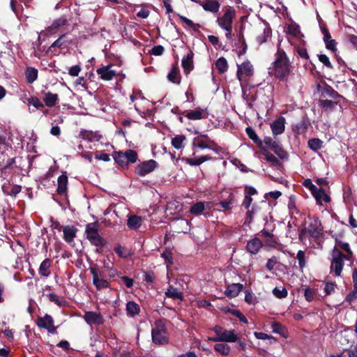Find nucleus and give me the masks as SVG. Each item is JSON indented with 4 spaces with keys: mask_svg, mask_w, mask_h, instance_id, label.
<instances>
[{
    "mask_svg": "<svg viewBox=\"0 0 357 357\" xmlns=\"http://www.w3.org/2000/svg\"><path fill=\"white\" fill-rule=\"evenodd\" d=\"M274 61L269 67V74L275 79L282 82H288L294 76L295 66L290 61L286 52L278 45Z\"/></svg>",
    "mask_w": 357,
    "mask_h": 357,
    "instance_id": "obj_1",
    "label": "nucleus"
},
{
    "mask_svg": "<svg viewBox=\"0 0 357 357\" xmlns=\"http://www.w3.org/2000/svg\"><path fill=\"white\" fill-rule=\"evenodd\" d=\"M85 236L90 243L96 247H103L106 241L99 234L98 224L97 222L89 223L86 225Z\"/></svg>",
    "mask_w": 357,
    "mask_h": 357,
    "instance_id": "obj_2",
    "label": "nucleus"
},
{
    "mask_svg": "<svg viewBox=\"0 0 357 357\" xmlns=\"http://www.w3.org/2000/svg\"><path fill=\"white\" fill-rule=\"evenodd\" d=\"M332 257L331 272H334L335 276H340L344 266V259L351 261L352 258L344 256V253L337 248H333Z\"/></svg>",
    "mask_w": 357,
    "mask_h": 357,
    "instance_id": "obj_3",
    "label": "nucleus"
},
{
    "mask_svg": "<svg viewBox=\"0 0 357 357\" xmlns=\"http://www.w3.org/2000/svg\"><path fill=\"white\" fill-rule=\"evenodd\" d=\"M235 204V198L233 194H230L229 196V199L227 200H222L219 203H213V202H202V215L207 218L208 212H206V209H211L213 208V211H220L221 209L219 208V206H221L223 208V211L231 210Z\"/></svg>",
    "mask_w": 357,
    "mask_h": 357,
    "instance_id": "obj_4",
    "label": "nucleus"
},
{
    "mask_svg": "<svg viewBox=\"0 0 357 357\" xmlns=\"http://www.w3.org/2000/svg\"><path fill=\"white\" fill-rule=\"evenodd\" d=\"M304 227L310 237L316 243L324 236V228L321 220L317 217L310 218L307 226Z\"/></svg>",
    "mask_w": 357,
    "mask_h": 357,
    "instance_id": "obj_5",
    "label": "nucleus"
},
{
    "mask_svg": "<svg viewBox=\"0 0 357 357\" xmlns=\"http://www.w3.org/2000/svg\"><path fill=\"white\" fill-rule=\"evenodd\" d=\"M153 342L158 344H163L167 342L168 337L165 326L162 321L158 320L155 322L151 331Z\"/></svg>",
    "mask_w": 357,
    "mask_h": 357,
    "instance_id": "obj_6",
    "label": "nucleus"
},
{
    "mask_svg": "<svg viewBox=\"0 0 357 357\" xmlns=\"http://www.w3.org/2000/svg\"><path fill=\"white\" fill-rule=\"evenodd\" d=\"M263 142L266 149L273 151L282 160L288 159V153L279 141L274 140L271 137H265Z\"/></svg>",
    "mask_w": 357,
    "mask_h": 357,
    "instance_id": "obj_7",
    "label": "nucleus"
},
{
    "mask_svg": "<svg viewBox=\"0 0 357 357\" xmlns=\"http://www.w3.org/2000/svg\"><path fill=\"white\" fill-rule=\"evenodd\" d=\"M214 331L218 336L215 340L223 342H235L238 340V335L235 330H227L221 326H215Z\"/></svg>",
    "mask_w": 357,
    "mask_h": 357,
    "instance_id": "obj_8",
    "label": "nucleus"
},
{
    "mask_svg": "<svg viewBox=\"0 0 357 357\" xmlns=\"http://www.w3.org/2000/svg\"><path fill=\"white\" fill-rule=\"evenodd\" d=\"M236 17V10L234 7L228 6L222 17L218 18V25L222 29L232 26L233 20Z\"/></svg>",
    "mask_w": 357,
    "mask_h": 357,
    "instance_id": "obj_9",
    "label": "nucleus"
},
{
    "mask_svg": "<svg viewBox=\"0 0 357 357\" xmlns=\"http://www.w3.org/2000/svg\"><path fill=\"white\" fill-rule=\"evenodd\" d=\"M36 325L40 328L46 329L50 333H56V327L54 325V319L50 314H46L43 317H38Z\"/></svg>",
    "mask_w": 357,
    "mask_h": 357,
    "instance_id": "obj_10",
    "label": "nucleus"
},
{
    "mask_svg": "<svg viewBox=\"0 0 357 357\" xmlns=\"http://www.w3.org/2000/svg\"><path fill=\"white\" fill-rule=\"evenodd\" d=\"M89 271L93 277V284L98 290L106 289L109 287V282L102 278L101 273L96 267H91Z\"/></svg>",
    "mask_w": 357,
    "mask_h": 357,
    "instance_id": "obj_11",
    "label": "nucleus"
},
{
    "mask_svg": "<svg viewBox=\"0 0 357 357\" xmlns=\"http://www.w3.org/2000/svg\"><path fill=\"white\" fill-rule=\"evenodd\" d=\"M157 162L154 160H149L139 164L135 168L137 174L141 176L152 172L157 167Z\"/></svg>",
    "mask_w": 357,
    "mask_h": 357,
    "instance_id": "obj_12",
    "label": "nucleus"
},
{
    "mask_svg": "<svg viewBox=\"0 0 357 357\" xmlns=\"http://www.w3.org/2000/svg\"><path fill=\"white\" fill-rule=\"evenodd\" d=\"M83 317L85 321L90 326L102 325L104 323L103 317L99 312L87 311L85 312Z\"/></svg>",
    "mask_w": 357,
    "mask_h": 357,
    "instance_id": "obj_13",
    "label": "nucleus"
},
{
    "mask_svg": "<svg viewBox=\"0 0 357 357\" xmlns=\"http://www.w3.org/2000/svg\"><path fill=\"white\" fill-rule=\"evenodd\" d=\"M310 126V122L306 115H304L295 124L292 125V130L297 135H303Z\"/></svg>",
    "mask_w": 357,
    "mask_h": 357,
    "instance_id": "obj_14",
    "label": "nucleus"
},
{
    "mask_svg": "<svg viewBox=\"0 0 357 357\" xmlns=\"http://www.w3.org/2000/svg\"><path fill=\"white\" fill-rule=\"evenodd\" d=\"M321 97L323 98H331L334 100L344 99V97L339 94L337 91L333 89V88L326 84L321 89Z\"/></svg>",
    "mask_w": 357,
    "mask_h": 357,
    "instance_id": "obj_15",
    "label": "nucleus"
},
{
    "mask_svg": "<svg viewBox=\"0 0 357 357\" xmlns=\"http://www.w3.org/2000/svg\"><path fill=\"white\" fill-rule=\"evenodd\" d=\"M100 78L105 81L112 80L116 75V71L112 69L111 65L102 66L96 70Z\"/></svg>",
    "mask_w": 357,
    "mask_h": 357,
    "instance_id": "obj_16",
    "label": "nucleus"
},
{
    "mask_svg": "<svg viewBox=\"0 0 357 357\" xmlns=\"http://www.w3.org/2000/svg\"><path fill=\"white\" fill-rule=\"evenodd\" d=\"M252 74V65L249 61H245L241 65H238L236 76L238 80H241L243 75H245V77H250Z\"/></svg>",
    "mask_w": 357,
    "mask_h": 357,
    "instance_id": "obj_17",
    "label": "nucleus"
},
{
    "mask_svg": "<svg viewBox=\"0 0 357 357\" xmlns=\"http://www.w3.org/2000/svg\"><path fill=\"white\" fill-rule=\"evenodd\" d=\"M263 245V242L259 238L255 237L248 241L246 250L251 255H257Z\"/></svg>",
    "mask_w": 357,
    "mask_h": 357,
    "instance_id": "obj_18",
    "label": "nucleus"
},
{
    "mask_svg": "<svg viewBox=\"0 0 357 357\" xmlns=\"http://www.w3.org/2000/svg\"><path fill=\"white\" fill-rule=\"evenodd\" d=\"M285 119L283 116L278 118L271 125V128L274 136L284 132L285 129Z\"/></svg>",
    "mask_w": 357,
    "mask_h": 357,
    "instance_id": "obj_19",
    "label": "nucleus"
},
{
    "mask_svg": "<svg viewBox=\"0 0 357 357\" xmlns=\"http://www.w3.org/2000/svg\"><path fill=\"white\" fill-rule=\"evenodd\" d=\"M167 79L174 84H179L181 80L180 70L177 64L173 65L167 75Z\"/></svg>",
    "mask_w": 357,
    "mask_h": 357,
    "instance_id": "obj_20",
    "label": "nucleus"
},
{
    "mask_svg": "<svg viewBox=\"0 0 357 357\" xmlns=\"http://www.w3.org/2000/svg\"><path fill=\"white\" fill-rule=\"evenodd\" d=\"M193 56L194 54L192 52H189L188 54L182 59L181 66L185 75L189 74V73L193 69Z\"/></svg>",
    "mask_w": 357,
    "mask_h": 357,
    "instance_id": "obj_21",
    "label": "nucleus"
},
{
    "mask_svg": "<svg viewBox=\"0 0 357 357\" xmlns=\"http://www.w3.org/2000/svg\"><path fill=\"white\" fill-rule=\"evenodd\" d=\"M303 185L310 190L316 201L319 200V194H324V189L322 188H318L315 185L312 183L311 179L310 178L305 179L303 181Z\"/></svg>",
    "mask_w": 357,
    "mask_h": 357,
    "instance_id": "obj_22",
    "label": "nucleus"
},
{
    "mask_svg": "<svg viewBox=\"0 0 357 357\" xmlns=\"http://www.w3.org/2000/svg\"><path fill=\"white\" fill-rule=\"evenodd\" d=\"M243 288V285L240 283H233L229 284L225 291V294L229 298L237 296Z\"/></svg>",
    "mask_w": 357,
    "mask_h": 357,
    "instance_id": "obj_23",
    "label": "nucleus"
},
{
    "mask_svg": "<svg viewBox=\"0 0 357 357\" xmlns=\"http://www.w3.org/2000/svg\"><path fill=\"white\" fill-rule=\"evenodd\" d=\"M63 233V239L67 243H71L74 241L76 236L77 228L75 226L67 225L62 229Z\"/></svg>",
    "mask_w": 357,
    "mask_h": 357,
    "instance_id": "obj_24",
    "label": "nucleus"
},
{
    "mask_svg": "<svg viewBox=\"0 0 357 357\" xmlns=\"http://www.w3.org/2000/svg\"><path fill=\"white\" fill-rule=\"evenodd\" d=\"M202 8L206 11L216 13L219 11L220 3L216 0H205L202 2Z\"/></svg>",
    "mask_w": 357,
    "mask_h": 357,
    "instance_id": "obj_25",
    "label": "nucleus"
},
{
    "mask_svg": "<svg viewBox=\"0 0 357 357\" xmlns=\"http://www.w3.org/2000/svg\"><path fill=\"white\" fill-rule=\"evenodd\" d=\"M245 132L248 137L252 140L253 142H255L261 150L264 149L263 140L260 139L252 128L250 126L247 127L245 129Z\"/></svg>",
    "mask_w": 357,
    "mask_h": 357,
    "instance_id": "obj_26",
    "label": "nucleus"
},
{
    "mask_svg": "<svg viewBox=\"0 0 357 357\" xmlns=\"http://www.w3.org/2000/svg\"><path fill=\"white\" fill-rule=\"evenodd\" d=\"M261 236L264 238L265 243L267 246L274 248L278 244L276 237L271 232L266 229L260 231Z\"/></svg>",
    "mask_w": 357,
    "mask_h": 357,
    "instance_id": "obj_27",
    "label": "nucleus"
},
{
    "mask_svg": "<svg viewBox=\"0 0 357 357\" xmlns=\"http://www.w3.org/2000/svg\"><path fill=\"white\" fill-rule=\"evenodd\" d=\"M59 100V96L56 93H52L50 91L44 93L43 101L48 107H54Z\"/></svg>",
    "mask_w": 357,
    "mask_h": 357,
    "instance_id": "obj_28",
    "label": "nucleus"
},
{
    "mask_svg": "<svg viewBox=\"0 0 357 357\" xmlns=\"http://www.w3.org/2000/svg\"><path fill=\"white\" fill-rule=\"evenodd\" d=\"M52 261L50 259H44L40 264L38 272L41 276L49 277L51 274L50 267Z\"/></svg>",
    "mask_w": 357,
    "mask_h": 357,
    "instance_id": "obj_29",
    "label": "nucleus"
},
{
    "mask_svg": "<svg viewBox=\"0 0 357 357\" xmlns=\"http://www.w3.org/2000/svg\"><path fill=\"white\" fill-rule=\"evenodd\" d=\"M335 245L334 248H340L343 250L345 252L344 256L353 258V252L350 248L349 244L348 243L342 242V241L339 240L337 238H335Z\"/></svg>",
    "mask_w": 357,
    "mask_h": 357,
    "instance_id": "obj_30",
    "label": "nucleus"
},
{
    "mask_svg": "<svg viewBox=\"0 0 357 357\" xmlns=\"http://www.w3.org/2000/svg\"><path fill=\"white\" fill-rule=\"evenodd\" d=\"M57 192L59 194L65 193L68 188V176L66 174H61L57 179Z\"/></svg>",
    "mask_w": 357,
    "mask_h": 357,
    "instance_id": "obj_31",
    "label": "nucleus"
},
{
    "mask_svg": "<svg viewBox=\"0 0 357 357\" xmlns=\"http://www.w3.org/2000/svg\"><path fill=\"white\" fill-rule=\"evenodd\" d=\"M165 294L167 297L173 299L183 300V298L182 292L172 285L169 286Z\"/></svg>",
    "mask_w": 357,
    "mask_h": 357,
    "instance_id": "obj_32",
    "label": "nucleus"
},
{
    "mask_svg": "<svg viewBox=\"0 0 357 357\" xmlns=\"http://www.w3.org/2000/svg\"><path fill=\"white\" fill-rule=\"evenodd\" d=\"M142 225V218L137 215H131L127 220V225L131 229H137Z\"/></svg>",
    "mask_w": 357,
    "mask_h": 357,
    "instance_id": "obj_33",
    "label": "nucleus"
},
{
    "mask_svg": "<svg viewBox=\"0 0 357 357\" xmlns=\"http://www.w3.org/2000/svg\"><path fill=\"white\" fill-rule=\"evenodd\" d=\"M340 100H328V99H320L319 100V105L326 110H333L335 105L340 102Z\"/></svg>",
    "mask_w": 357,
    "mask_h": 357,
    "instance_id": "obj_34",
    "label": "nucleus"
},
{
    "mask_svg": "<svg viewBox=\"0 0 357 357\" xmlns=\"http://www.w3.org/2000/svg\"><path fill=\"white\" fill-rule=\"evenodd\" d=\"M126 312L128 315L134 317L139 313L140 307L135 302L129 301L126 304Z\"/></svg>",
    "mask_w": 357,
    "mask_h": 357,
    "instance_id": "obj_35",
    "label": "nucleus"
},
{
    "mask_svg": "<svg viewBox=\"0 0 357 357\" xmlns=\"http://www.w3.org/2000/svg\"><path fill=\"white\" fill-rule=\"evenodd\" d=\"M25 76L26 82L32 84L38 78V70L33 67H28L25 70Z\"/></svg>",
    "mask_w": 357,
    "mask_h": 357,
    "instance_id": "obj_36",
    "label": "nucleus"
},
{
    "mask_svg": "<svg viewBox=\"0 0 357 357\" xmlns=\"http://www.w3.org/2000/svg\"><path fill=\"white\" fill-rule=\"evenodd\" d=\"M262 155L265 156V159L268 162H271L273 164V165L276 167H282V162L272 153H269L267 149L264 148V149L261 150Z\"/></svg>",
    "mask_w": 357,
    "mask_h": 357,
    "instance_id": "obj_37",
    "label": "nucleus"
},
{
    "mask_svg": "<svg viewBox=\"0 0 357 357\" xmlns=\"http://www.w3.org/2000/svg\"><path fill=\"white\" fill-rule=\"evenodd\" d=\"M324 142L319 138H312L308 140V147L313 151H318L323 148Z\"/></svg>",
    "mask_w": 357,
    "mask_h": 357,
    "instance_id": "obj_38",
    "label": "nucleus"
},
{
    "mask_svg": "<svg viewBox=\"0 0 357 357\" xmlns=\"http://www.w3.org/2000/svg\"><path fill=\"white\" fill-rule=\"evenodd\" d=\"M214 349L222 355L227 356L231 352V347L227 343H218L214 345Z\"/></svg>",
    "mask_w": 357,
    "mask_h": 357,
    "instance_id": "obj_39",
    "label": "nucleus"
},
{
    "mask_svg": "<svg viewBox=\"0 0 357 357\" xmlns=\"http://www.w3.org/2000/svg\"><path fill=\"white\" fill-rule=\"evenodd\" d=\"M217 147V144L213 141L210 140L207 135H202V149L208 148L211 149L215 154H216Z\"/></svg>",
    "mask_w": 357,
    "mask_h": 357,
    "instance_id": "obj_40",
    "label": "nucleus"
},
{
    "mask_svg": "<svg viewBox=\"0 0 357 357\" xmlns=\"http://www.w3.org/2000/svg\"><path fill=\"white\" fill-rule=\"evenodd\" d=\"M272 30L270 26L266 27L263 33L259 35L257 38V42L261 45L267 42L268 39L271 37Z\"/></svg>",
    "mask_w": 357,
    "mask_h": 357,
    "instance_id": "obj_41",
    "label": "nucleus"
},
{
    "mask_svg": "<svg viewBox=\"0 0 357 357\" xmlns=\"http://www.w3.org/2000/svg\"><path fill=\"white\" fill-rule=\"evenodd\" d=\"M215 67L220 74L225 73L228 69L227 59L222 56L219 58L215 63Z\"/></svg>",
    "mask_w": 357,
    "mask_h": 357,
    "instance_id": "obj_42",
    "label": "nucleus"
},
{
    "mask_svg": "<svg viewBox=\"0 0 357 357\" xmlns=\"http://www.w3.org/2000/svg\"><path fill=\"white\" fill-rule=\"evenodd\" d=\"M113 158L122 167H128L125 152H115Z\"/></svg>",
    "mask_w": 357,
    "mask_h": 357,
    "instance_id": "obj_43",
    "label": "nucleus"
},
{
    "mask_svg": "<svg viewBox=\"0 0 357 357\" xmlns=\"http://www.w3.org/2000/svg\"><path fill=\"white\" fill-rule=\"evenodd\" d=\"M226 312L231 314L235 317H236L241 322H243L244 324H248V319L245 317V315L238 310L232 309L228 307L226 310Z\"/></svg>",
    "mask_w": 357,
    "mask_h": 357,
    "instance_id": "obj_44",
    "label": "nucleus"
},
{
    "mask_svg": "<svg viewBox=\"0 0 357 357\" xmlns=\"http://www.w3.org/2000/svg\"><path fill=\"white\" fill-rule=\"evenodd\" d=\"M83 138L89 141H98L101 138V135L98 132L84 131L82 133Z\"/></svg>",
    "mask_w": 357,
    "mask_h": 357,
    "instance_id": "obj_45",
    "label": "nucleus"
},
{
    "mask_svg": "<svg viewBox=\"0 0 357 357\" xmlns=\"http://www.w3.org/2000/svg\"><path fill=\"white\" fill-rule=\"evenodd\" d=\"M296 259L298 261L299 268L303 271L307 265L305 252L303 250H298L296 255Z\"/></svg>",
    "mask_w": 357,
    "mask_h": 357,
    "instance_id": "obj_46",
    "label": "nucleus"
},
{
    "mask_svg": "<svg viewBox=\"0 0 357 357\" xmlns=\"http://www.w3.org/2000/svg\"><path fill=\"white\" fill-rule=\"evenodd\" d=\"M238 44L240 50L237 52V54L240 56L244 54L247 51V44L243 33H240L238 36Z\"/></svg>",
    "mask_w": 357,
    "mask_h": 357,
    "instance_id": "obj_47",
    "label": "nucleus"
},
{
    "mask_svg": "<svg viewBox=\"0 0 357 357\" xmlns=\"http://www.w3.org/2000/svg\"><path fill=\"white\" fill-rule=\"evenodd\" d=\"M125 154L127 165H128L129 163H135L137 160L138 156L136 151L134 150L128 149L125 151Z\"/></svg>",
    "mask_w": 357,
    "mask_h": 357,
    "instance_id": "obj_48",
    "label": "nucleus"
},
{
    "mask_svg": "<svg viewBox=\"0 0 357 357\" xmlns=\"http://www.w3.org/2000/svg\"><path fill=\"white\" fill-rule=\"evenodd\" d=\"M271 327L273 333H278L283 337L285 336L287 329L280 323L275 321L272 324Z\"/></svg>",
    "mask_w": 357,
    "mask_h": 357,
    "instance_id": "obj_49",
    "label": "nucleus"
},
{
    "mask_svg": "<svg viewBox=\"0 0 357 357\" xmlns=\"http://www.w3.org/2000/svg\"><path fill=\"white\" fill-rule=\"evenodd\" d=\"M287 33L294 37L303 36L301 32L300 27L297 24H291L287 26Z\"/></svg>",
    "mask_w": 357,
    "mask_h": 357,
    "instance_id": "obj_50",
    "label": "nucleus"
},
{
    "mask_svg": "<svg viewBox=\"0 0 357 357\" xmlns=\"http://www.w3.org/2000/svg\"><path fill=\"white\" fill-rule=\"evenodd\" d=\"M183 135H176L172 139V145L176 149H181L183 145V141L185 140Z\"/></svg>",
    "mask_w": 357,
    "mask_h": 357,
    "instance_id": "obj_51",
    "label": "nucleus"
},
{
    "mask_svg": "<svg viewBox=\"0 0 357 357\" xmlns=\"http://www.w3.org/2000/svg\"><path fill=\"white\" fill-rule=\"evenodd\" d=\"M161 257L164 259L167 268L173 264L172 253L170 250L166 249L162 253Z\"/></svg>",
    "mask_w": 357,
    "mask_h": 357,
    "instance_id": "obj_52",
    "label": "nucleus"
},
{
    "mask_svg": "<svg viewBox=\"0 0 357 357\" xmlns=\"http://www.w3.org/2000/svg\"><path fill=\"white\" fill-rule=\"evenodd\" d=\"M319 61L324 64V66H326L328 69H333V66L332 65L331 62L330 61L329 58L327 55L324 54H320L317 55Z\"/></svg>",
    "mask_w": 357,
    "mask_h": 357,
    "instance_id": "obj_53",
    "label": "nucleus"
},
{
    "mask_svg": "<svg viewBox=\"0 0 357 357\" xmlns=\"http://www.w3.org/2000/svg\"><path fill=\"white\" fill-rule=\"evenodd\" d=\"M66 22H67V20L65 17H59V18L55 20L52 22V24L49 27V29L50 30H54V29H58L59 27L65 25L66 24Z\"/></svg>",
    "mask_w": 357,
    "mask_h": 357,
    "instance_id": "obj_54",
    "label": "nucleus"
},
{
    "mask_svg": "<svg viewBox=\"0 0 357 357\" xmlns=\"http://www.w3.org/2000/svg\"><path fill=\"white\" fill-rule=\"evenodd\" d=\"M22 187L20 185H14L11 188L10 191H8L6 188L3 187V191L5 195H10L11 197H16L17 194L20 192Z\"/></svg>",
    "mask_w": 357,
    "mask_h": 357,
    "instance_id": "obj_55",
    "label": "nucleus"
},
{
    "mask_svg": "<svg viewBox=\"0 0 357 357\" xmlns=\"http://www.w3.org/2000/svg\"><path fill=\"white\" fill-rule=\"evenodd\" d=\"M324 43L326 45V48L327 50L332 51L335 54L336 53V52L337 51V43L336 42L335 40L331 38L329 40H326V41H324Z\"/></svg>",
    "mask_w": 357,
    "mask_h": 357,
    "instance_id": "obj_56",
    "label": "nucleus"
},
{
    "mask_svg": "<svg viewBox=\"0 0 357 357\" xmlns=\"http://www.w3.org/2000/svg\"><path fill=\"white\" fill-rule=\"evenodd\" d=\"M28 103L32 105L36 109H40L44 107L43 103L39 100L38 98L31 96L28 99Z\"/></svg>",
    "mask_w": 357,
    "mask_h": 357,
    "instance_id": "obj_57",
    "label": "nucleus"
},
{
    "mask_svg": "<svg viewBox=\"0 0 357 357\" xmlns=\"http://www.w3.org/2000/svg\"><path fill=\"white\" fill-rule=\"evenodd\" d=\"M273 294L278 298H284L287 296V290L284 287L282 289L275 287L273 289Z\"/></svg>",
    "mask_w": 357,
    "mask_h": 357,
    "instance_id": "obj_58",
    "label": "nucleus"
},
{
    "mask_svg": "<svg viewBox=\"0 0 357 357\" xmlns=\"http://www.w3.org/2000/svg\"><path fill=\"white\" fill-rule=\"evenodd\" d=\"M278 263V258L275 256H273L271 258L268 259L266 267V268L272 272L274 270V266Z\"/></svg>",
    "mask_w": 357,
    "mask_h": 357,
    "instance_id": "obj_59",
    "label": "nucleus"
},
{
    "mask_svg": "<svg viewBox=\"0 0 357 357\" xmlns=\"http://www.w3.org/2000/svg\"><path fill=\"white\" fill-rule=\"evenodd\" d=\"M357 300V287H354V289L350 291L345 298V301L351 304Z\"/></svg>",
    "mask_w": 357,
    "mask_h": 357,
    "instance_id": "obj_60",
    "label": "nucleus"
},
{
    "mask_svg": "<svg viewBox=\"0 0 357 357\" xmlns=\"http://www.w3.org/2000/svg\"><path fill=\"white\" fill-rule=\"evenodd\" d=\"M185 116L192 120H199L201 119V112L199 110H192L186 112Z\"/></svg>",
    "mask_w": 357,
    "mask_h": 357,
    "instance_id": "obj_61",
    "label": "nucleus"
},
{
    "mask_svg": "<svg viewBox=\"0 0 357 357\" xmlns=\"http://www.w3.org/2000/svg\"><path fill=\"white\" fill-rule=\"evenodd\" d=\"M314 291L307 287L305 289L304 296L307 301L311 302L314 300Z\"/></svg>",
    "mask_w": 357,
    "mask_h": 357,
    "instance_id": "obj_62",
    "label": "nucleus"
},
{
    "mask_svg": "<svg viewBox=\"0 0 357 357\" xmlns=\"http://www.w3.org/2000/svg\"><path fill=\"white\" fill-rule=\"evenodd\" d=\"M82 68L79 65H75L70 67L68 70V74L72 77H77L79 74Z\"/></svg>",
    "mask_w": 357,
    "mask_h": 357,
    "instance_id": "obj_63",
    "label": "nucleus"
},
{
    "mask_svg": "<svg viewBox=\"0 0 357 357\" xmlns=\"http://www.w3.org/2000/svg\"><path fill=\"white\" fill-rule=\"evenodd\" d=\"M164 47L162 45H157L154 46L151 51V54L155 55V56H160L164 52Z\"/></svg>",
    "mask_w": 357,
    "mask_h": 357,
    "instance_id": "obj_64",
    "label": "nucleus"
}]
</instances>
